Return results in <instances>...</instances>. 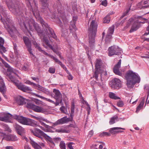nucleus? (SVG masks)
<instances>
[{
	"label": "nucleus",
	"instance_id": "nucleus-1",
	"mask_svg": "<svg viewBox=\"0 0 149 149\" xmlns=\"http://www.w3.org/2000/svg\"><path fill=\"white\" fill-rule=\"evenodd\" d=\"M7 6L10 11L16 15L19 16V24L22 27H24L25 29L31 34L29 30L33 31L34 28L37 31L38 35L42 38L44 36L46 37L43 32L42 31L39 27L37 25L34 23V21L32 19L29 17H22V9L19 8L18 6L16 4L15 5L12 2H10L7 3Z\"/></svg>",
	"mask_w": 149,
	"mask_h": 149
},
{
	"label": "nucleus",
	"instance_id": "nucleus-2",
	"mask_svg": "<svg viewBox=\"0 0 149 149\" xmlns=\"http://www.w3.org/2000/svg\"><path fill=\"white\" fill-rule=\"evenodd\" d=\"M26 1L28 6L31 7L30 10H32L33 15L36 19H40V22L43 27L45 28L46 29H52L49 27L47 23L40 18L39 12L37 9V6L34 0H26Z\"/></svg>",
	"mask_w": 149,
	"mask_h": 149
},
{
	"label": "nucleus",
	"instance_id": "nucleus-3",
	"mask_svg": "<svg viewBox=\"0 0 149 149\" xmlns=\"http://www.w3.org/2000/svg\"><path fill=\"white\" fill-rule=\"evenodd\" d=\"M125 77L126 81V85L129 88H133L136 83L139 82V78L138 74L132 71H128Z\"/></svg>",
	"mask_w": 149,
	"mask_h": 149
},
{
	"label": "nucleus",
	"instance_id": "nucleus-4",
	"mask_svg": "<svg viewBox=\"0 0 149 149\" xmlns=\"http://www.w3.org/2000/svg\"><path fill=\"white\" fill-rule=\"evenodd\" d=\"M97 26V24L95 21L92 20L88 29L89 42L90 44H92L94 42L95 37L96 34Z\"/></svg>",
	"mask_w": 149,
	"mask_h": 149
},
{
	"label": "nucleus",
	"instance_id": "nucleus-5",
	"mask_svg": "<svg viewBox=\"0 0 149 149\" xmlns=\"http://www.w3.org/2000/svg\"><path fill=\"white\" fill-rule=\"evenodd\" d=\"M31 133L34 135L40 138L42 140L43 139V137L45 138L50 142L53 146H55L54 143L52 140V139L40 129L35 128L33 130H31Z\"/></svg>",
	"mask_w": 149,
	"mask_h": 149
},
{
	"label": "nucleus",
	"instance_id": "nucleus-6",
	"mask_svg": "<svg viewBox=\"0 0 149 149\" xmlns=\"http://www.w3.org/2000/svg\"><path fill=\"white\" fill-rule=\"evenodd\" d=\"M13 118L17 119L20 123L26 125H30L32 126H36L37 125L36 122L34 120L22 116L14 115Z\"/></svg>",
	"mask_w": 149,
	"mask_h": 149
},
{
	"label": "nucleus",
	"instance_id": "nucleus-7",
	"mask_svg": "<svg viewBox=\"0 0 149 149\" xmlns=\"http://www.w3.org/2000/svg\"><path fill=\"white\" fill-rule=\"evenodd\" d=\"M140 18L138 17L137 18H131L129 19V22L127 26L124 27L125 29H126L129 27L130 25V23L134 20V23L132 25L131 29L130 31V33L136 30L139 27L140 23L139 21Z\"/></svg>",
	"mask_w": 149,
	"mask_h": 149
},
{
	"label": "nucleus",
	"instance_id": "nucleus-8",
	"mask_svg": "<svg viewBox=\"0 0 149 149\" xmlns=\"http://www.w3.org/2000/svg\"><path fill=\"white\" fill-rule=\"evenodd\" d=\"M56 8L58 12V15L61 18L64 24H65L68 22V21L65 16L64 6H62L61 3L58 2L57 4Z\"/></svg>",
	"mask_w": 149,
	"mask_h": 149
},
{
	"label": "nucleus",
	"instance_id": "nucleus-9",
	"mask_svg": "<svg viewBox=\"0 0 149 149\" xmlns=\"http://www.w3.org/2000/svg\"><path fill=\"white\" fill-rule=\"evenodd\" d=\"M5 65L6 67L8 68V72H10L8 74V77L11 81L15 82L16 80V78L15 76V75H16L15 70L7 63H6Z\"/></svg>",
	"mask_w": 149,
	"mask_h": 149
},
{
	"label": "nucleus",
	"instance_id": "nucleus-10",
	"mask_svg": "<svg viewBox=\"0 0 149 149\" xmlns=\"http://www.w3.org/2000/svg\"><path fill=\"white\" fill-rule=\"evenodd\" d=\"M109 55L111 56L114 55H118L121 53V49L118 46H113L109 47Z\"/></svg>",
	"mask_w": 149,
	"mask_h": 149
},
{
	"label": "nucleus",
	"instance_id": "nucleus-11",
	"mask_svg": "<svg viewBox=\"0 0 149 149\" xmlns=\"http://www.w3.org/2000/svg\"><path fill=\"white\" fill-rule=\"evenodd\" d=\"M101 64V60L97 59L96 60V62L95 64V71L94 73L93 77H95L96 80H97L98 75L101 73L100 75L101 76L102 74V72H100V66Z\"/></svg>",
	"mask_w": 149,
	"mask_h": 149
},
{
	"label": "nucleus",
	"instance_id": "nucleus-12",
	"mask_svg": "<svg viewBox=\"0 0 149 149\" xmlns=\"http://www.w3.org/2000/svg\"><path fill=\"white\" fill-rule=\"evenodd\" d=\"M111 86L112 89H119L121 86V81L118 79L115 78L112 80Z\"/></svg>",
	"mask_w": 149,
	"mask_h": 149
},
{
	"label": "nucleus",
	"instance_id": "nucleus-13",
	"mask_svg": "<svg viewBox=\"0 0 149 149\" xmlns=\"http://www.w3.org/2000/svg\"><path fill=\"white\" fill-rule=\"evenodd\" d=\"M54 94V98L56 100V105H58L62 101V97L61 94L59 91L57 90L54 89L53 91Z\"/></svg>",
	"mask_w": 149,
	"mask_h": 149
},
{
	"label": "nucleus",
	"instance_id": "nucleus-14",
	"mask_svg": "<svg viewBox=\"0 0 149 149\" xmlns=\"http://www.w3.org/2000/svg\"><path fill=\"white\" fill-rule=\"evenodd\" d=\"M13 118V116L10 114H3L0 116V120L6 122H10V120Z\"/></svg>",
	"mask_w": 149,
	"mask_h": 149
},
{
	"label": "nucleus",
	"instance_id": "nucleus-15",
	"mask_svg": "<svg viewBox=\"0 0 149 149\" xmlns=\"http://www.w3.org/2000/svg\"><path fill=\"white\" fill-rule=\"evenodd\" d=\"M69 122V119H68L67 117L65 116L58 119L56 122L53 123V125L55 126L67 123Z\"/></svg>",
	"mask_w": 149,
	"mask_h": 149
},
{
	"label": "nucleus",
	"instance_id": "nucleus-16",
	"mask_svg": "<svg viewBox=\"0 0 149 149\" xmlns=\"http://www.w3.org/2000/svg\"><path fill=\"white\" fill-rule=\"evenodd\" d=\"M23 40L25 44L26 45L28 50L30 54L32 55H33L32 53L31 49V43L28 38L27 37H24L23 38Z\"/></svg>",
	"mask_w": 149,
	"mask_h": 149
},
{
	"label": "nucleus",
	"instance_id": "nucleus-17",
	"mask_svg": "<svg viewBox=\"0 0 149 149\" xmlns=\"http://www.w3.org/2000/svg\"><path fill=\"white\" fill-rule=\"evenodd\" d=\"M0 82L1 83V85H0V92L3 94L4 97L7 98V97L5 95L6 91V87L2 81V79L1 80H0Z\"/></svg>",
	"mask_w": 149,
	"mask_h": 149
},
{
	"label": "nucleus",
	"instance_id": "nucleus-18",
	"mask_svg": "<svg viewBox=\"0 0 149 149\" xmlns=\"http://www.w3.org/2000/svg\"><path fill=\"white\" fill-rule=\"evenodd\" d=\"M16 101L17 104L19 105H23L26 103L28 100L21 96L17 97L16 98Z\"/></svg>",
	"mask_w": 149,
	"mask_h": 149
},
{
	"label": "nucleus",
	"instance_id": "nucleus-19",
	"mask_svg": "<svg viewBox=\"0 0 149 149\" xmlns=\"http://www.w3.org/2000/svg\"><path fill=\"white\" fill-rule=\"evenodd\" d=\"M77 19V16H74L72 20L70 22L69 28L70 30H73V31H75L76 30V26L75 25Z\"/></svg>",
	"mask_w": 149,
	"mask_h": 149
},
{
	"label": "nucleus",
	"instance_id": "nucleus-20",
	"mask_svg": "<svg viewBox=\"0 0 149 149\" xmlns=\"http://www.w3.org/2000/svg\"><path fill=\"white\" fill-rule=\"evenodd\" d=\"M4 42L3 39L0 37V54L2 56L3 55V52L5 53L6 51V48L3 46Z\"/></svg>",
	"mask_w": 149,
	"mask_h": 149
},
{
	"label": "nucleus",
	"instance_id": "nucleus-21",
	"mask_svg": "<svg viewBox=\"0 0 149 149\" xmlns=\"http://www.w3.org/2000/svg\"><path fill=\"white\" fill-rule=\"evenodd\" d=\"M114 29V26L113 25H112L109 28L106 36V40H108L111 38V35L113 32Z\"/></svg>",
	"mask_w": 149,
	"mask_h": 149
},
{
	"label": "nucleus",
	"instance_id": "nucleus-22",
	"mask_svg": "<svg viewBox=\"0 0 149 149\" xmlns=\"http://www.w3.org/2000/svg\"><path fill=\"white\" fill-rule=\"evenodd\" d=\"M16 85L19 89L24 92H26L27 91H31V90L29 87L22 84H16Z\"/></svg>",
	"mask_w": 149,
	"mask_h": 149
},
{
	"label": "nucleus",
	"instance_id": "nucleus-23",
	"mask_svg": "<svg viewBox=\"0 0 149 149\" xmlns=\"http://www.w3.org/2000/svg\"><path fill=\"white\" fill-rule=\"evenodd\" d=\"M71 125H70L67 127L58 129L56 131L58 133H69L70 131L69 127Z\"/></svg>",
	"mask_w": 149,
	"mask_h": 149
},
{
	"label": "nucleus",
	"instance_id": "nucleus-24",
	"mask_svg": "<svg viewBox=\"0 0 149 149\" xmlns=\"http://www.w3.org/2000/svg\"><path fill=\"white\" fill-rule=\"evenodd\" d=\"M33 110L37 112L44 113L46 111V110L42 107L35 105Z\"/></svg>",
	"mask_w": 149,
	"mask_h": 149
},
{
	"label": "nucleus",
	"instance_id": "nucleus-25",
	"mask_svg": "<svg viewBox=\"0 0 149 149\" xmlns=\"http://www.w3.org/2000/svg\"><path fill=\"white\" fill-rule=\"evenodd\" d=\"M14 127L18 134L20 135H21L22 133L24 132V128L17 124H15V125Z\"/></svg>",
	"mask_w": 149,
	"mask_h": 149
},
{
	"label": "nucleus",
	"instance_id": "nucleus-26",
	"mask_svg": "<svg viewBox=\"0 0 149 149\" xmlns=\"http://www.w3.org/2000/svg\"><path fill=\"white\" fill-rule=\"evenodd\" d=\"M33 44L35 46V47L39 51L42 52L43 54L46 55H49V54L47 53L42 49L39 46V45L36 42V41H33Z\"/></svg>",
	"mask_w": 149,
	"mask_h": 149
},
{
	"label": "nucleus",
	"instance_id": "nucleus-27",
	"mask_svg": "<svg viewBox=\"0 0 149 149\" xmlns=\"http://www.w3.org/2000/svg\"><path fill=\"white\" fill-rule=\"evenodd\" d=\"M42 40L47 46H49L50 48L52 49L54 52H55V49H53V47L49 43V41L47 37L44 36L43 38H42Z\"/></svg>",
	"mask_w": 149,
	"mask_h": 149
},
{
	"label": "nucleus",
	"instance_id": "nucleus-28",
	"mask_svg": "<svg viewBox=\"0 0 149 149\" xmlns=\"http://www.w3.org/2000/svg\"><path fill=\"white\" fill-rule=\"evenodd\" d=\"M125 130V129L124 128H121L120 127H115L111 128L109 130V132L112 134H114L117 133V130Z\"/></svg>",
	"mask_w": 149,
	"mask_h": 149
},
{
	"label": "nucleus",
	"instance_id": "nucleus-29",
	"mask_svg": "<svg viewBox=\"0 0 149 149\" xmlns=\"http://www.w3.org/2000/svg\"><path fill=\"white\" fill-rule=\"evenodd\" d=\"M120 66H118L117 65H116L113 68V71L117 75L121 76L122 75V73L120 72L119 71V68Z\"/></svg>",
	"mask_w": 149,
	"mask_h": 149
},
{
	"label": "nucleus",
	"instance_id": "nucleus-30",
	"mask_svg": "<svg viewBox=\"0 0 149 149\" xmlns=\"http://www.w3.org/2000/svg\"><path fill=\"white\" fill-rule=\"evenodd\" d=\"M30 143L32 147L35 149H42L40 146L35 141L31 140L30 141Z\"/></svg>",
	"mask_w": 149,
	"mask_h": 149
},
{
	"label": "nucleus",
	"instance_id": "nucleus-31",
	"mask_svg": "<svg viewBox=\"0 0 149 149\" xmlns=\"http://www.w3.org/2000/svg\"><path fill=\"white\" fill-rule=\"evenodd\" d=\"M118 120V116L116 115H115L111 118L109 121V123L110 125H112L116 121Z\"/></svg>",
	"mask_w": 149,
	"mask_h": 149
},
{
	"label": "nucleus",
	"instance_id": "nucleus-32",
	"mask_svg": "<svg viewBox=\"0 0 149 149\" xmlns=\"http://www.w3.org/2000/svg\"><path fill=\"white\" fill-rule=\"evenodd\" d=\"M34 95L36 96V97H40V98L43 99H44V100H46L47 101H48L49 102H50L52 103H54V102L53 101L51 100L50 99H48V98H45L43 96H41L39 95H38L37 94H36V93H34Z\"/></svg>",
	"mask_w": 149,
	"mask_h": 149
},
{
	"label": "nucleus",
	"instance_id": "nucleus-33",
	"mask_svg": "<svg viewBox=\"0 0 149 149\" xmlns=\"http://www.w3.org/2000/svg\"><path fill=\"white\" fill-rule=\"evenodd\" d=\"M109 96L110 98L114 100L120 99L119 97L117 96L114 93L112 92H109Z\"/></svg>",
	"mask_w": 149,
	"mask_h": 149
},
{
	"label": "nucleus",
	"instance_id": "nucleus-34",
	"mask_svg": "<svg viewBox=\"0 0 149 149\" xmlns=\"http://www.w3.org/2000/svg\"><path fill=\"white\" fill-rule=\"evenodd\" d=\"M34 86L38 87V90L41 91L44 93H47L48 92L47 90L45 89L39 84H36V85H35Z\"/></svg>",
	"mask_w": 149,
	"mask_h": 149
},
{
	"label": "nucleus",
	"instance_id": "nucleus-35",
	"mask_svg": "<svg viewBox=\"0 0 149 149\" xmlns=\"http://www.w3.org/2000/svg\"><path fill=\"white\" fill-rule=\"evenodd\" d=\"M42 3V8L43 9H47L48 8V5L47 3V0H41Z\"/></svg>",
	"mask_w": 149,
	"mask_h": 149
},
{
	"label": "nucleus",
	"instance_id": "nucleus-36",
	"mask_svg": "<svg viewBox=\"0 0 149 149\" xmlns=\"http://www.w3.org/2000/svg\"><path fill=\"white\" fill-rule=\"evenodd\" d=\"M1 136H3V139H4L7 141H11V134L7 135L5 133H2Z\"/></svg>",
	"mask_w": 149,
	"mask_h": 149
},
{
	"label": "nucleus",
	"instance_id": "nucleus-37",
	"mask_svg": "<svg viewBox=\"0 0 149 149\" xmlns=\"http://www.w3.org/2000/svg\"><path fill=\"white\" fill-rule=\"evenodd\" d=\"M35 105L31 103V102H28L27 103V104L26 105V107L27 108L31 109L33 110Z\"/></svg>",
	"mask_w": 149,
	"mask_h": 149
},
{
	"label": "nucleus",
	"instance_id": "nucleus-38",
	"mask_svg": "<svg viewBox=\"0 0 149 149\" xmlns=\"http://www.w3.org/2000/svg\"><path fill=\"white\" fill-rule=\"evenodd\" d=\"M110 21V17L109 16L107 15L104 17L103 19V23H108Z\"/></svg>",
	"mask_w": 149,
	"mask_h": 149
},
{
	"label": "nucleus",
	"instance_id": "nucleus-39",
	"mask_svg": "<svg viewBox=\"0 0 149 149\" xmlns=\"http://www.w3.org/2000/svg\"><path fill=\"white\" fill-rule=\"evenodd\" d=\"M21 69L22 70H23L24 71H26V70H27L28 69L29 66L26 64H24V65H22L21 66Z\"/></svg>",
	"mask_w": 149,
	"mask_h": 149
},
{
	"label": "nucleus",
	"instance_id": "nucleus-40",
	"mask_svg": "<svg viewBox=\"0 0 149 149\" xmlns=\"http://www.w3.org/2000/svg\"><path fill=\"white\" fill-rule=\"evenodd\" d=\"M48 56H49L51 57V58H53L55 61L56 62L58 63L59 64L60 63H61V62L57 58H56L54 57L53 56L51 55H50L49 54L48 55H47Z\"/></svg>",
	"mask_w": 149,
	"mask_h": 149
},
{
	"label": "nucleus",
	"instance_id": "nucleus-41",
	"mask_svg": "<svg viewBox=\"0 0 149 149\" xmlns=\"http://www.w3.org/2000/svg\"><path fill=\"white\" fill-rule=\"evenodd\" d=\"M61 149H66L65 143L63 141H61L59 145Z\"/></svg>",
	"mask_w": 149,
	"mask_h": 149
},
{
	"label": "nucleus",
	"instance_id": "nucleus-42",
	"mask_svg": "<svg viewBox=\"0 0 149 149\" xmlns=\"http://www.w3.org/2000/svg\"><path fill=\"white\" fill-rule=\"evenodd\" d=\"M111 135L110 134L106 132H103L100 134V136H110Z\"/></svg>",
	"mask_w": 149,
	"mask_h": 149
},
{
	"label": "nucleus",
	"instance_id": "nucleus-43",
	"mask_svg": "<svg viewBox=\"0 0 149 149\" xmlns=\"http://www.w3.org/2000/svg\"><path fill=\"white\" fill-rule=\"evenodd\" d=\"M144 90L147 92L148 95H149V84H146L144 86Z\"/></svg>",
	"mask_w": 149,
	"mask_h": 149
},
{
	"label": "nucleus",
	"instance_id": "nucleus-44",
	"mask_svg": "<svg viewBox=\"0 0 149 149\" xmlns=\"http://www.w3.org/2000/svg\"><path fill=\"white\" fill-rule=\"evenodd\" d=\"M3 127L5 131H8L10 132H11V130L7 125L6 124L4 125H3Z\"/></svg>",
	"mask_w": 149,
	"mask_h": 149
},
{
	"label": "nucleus",
	"instance_id": "nucleus-45",
	"mask_svg": "<svg viewBox=\"0 0 149 149\" xmlns=\"http://www.w3.org/2000/svg\"><path fill=\"white\" fill-rule=\"evenodd\" d=\"M145 100V97H143L142 98V101L140 102V109H142Z\"/></svg>",
	"mask_w": 149,
	"mask_h": 149
},
{
	"label": "nucleus",
	"instance_id": "nucleus-46",
	"mask_svg": "<svg viewBox=\"0 0 149 149\" xmlns=\"http://www.w3.org/2000/svg\"><path fill=\"white\" fill-rule=\"evenodd\" d=\"M60 109L64 113H66L67 111L66 108L64 106H62V107L60 108Z\"/></svg>",
	"mask_w": 149,
	"mask_h": 149
},
{
	"label": "nucleus",
	"instance_id": "nucleus-47",
	"mask_svg": "<svg viewBox=\"0 0 149 149\" xmlns=\"http://www.w3.org/2000/svg\"><path fill=\"white\" fill-rule=\"evenodd\" d=\"M55 68L53 67H50L49 68L48 71L51 73L53 74L55 72Z\"/></svg>",
	"mask_w": 149,
	"mask_h": 149
},
{
	"label": "nucleus",
	"instance_id": "nucleus-48",
	"mask_svg": "<svg viewBox=\"0 0 149 149\" xmlns=\"http://www.w3.org/2000/svg\"><path fill=\"white\" fill-rule=\"evenodd\" d=\"M18 139L17 137L14 135L11 134V141H15L17 140Z\"/></svg>",
	"mask_w": 149,
	"mask_h": 149
},
{
	"label": "nucleus",
	"instance_id": "nucleus-49",
	"mask_svg": "<svg viewBox=\"0 0 149 149\" xmlns=\"http://www.w3.org/2000/svg\"><path fill=\"white\" fill-rule=\"evenodd\" d=\"M43 121H41V122H40V123H41V124L43 126H44V127L47 128V129H49L50 128H52V127L49 126V125H48L46 124L45 123H44L43 122Z\"/></svg>",
	"mask_w": 149,
	"mask_h": 149
},
{
	"label": "nucleus",
	"instance_id": "nucleus-50",
	"mask_svg": "<svg viewBox=\"0 0 149 149\" xmlns=\"http://www.w3.org/2000/svg\"><path fill=\"white\" fill-rule=\"evenodd\" d=\"M147 19L145 18H144L140 16V23H144L146 22H147Z\"/></svg>",
	"mask_w": 149,
	"mask_h": 149
},
{
	"label": "nucleus",
	"instance_id": "nucleus-51",
	"mask_svg": "<svg viewBox=\"0 0 149 149\" xmlns=\"http://www.w3.org/2000/svg\"><path fill=\"white\" fill-rule=\"evenodd\" d=\"M100 5H103L105 7L107 6V0L103 1L100 4Z\"/></svg>",
	"mask_w": 149,
	"mask_h": 149
},
{
	"label": "nucleus",
	"instance_id": "nucleus-52",
	"mask_svg": "<svg viewBox=\"0 0 149 149\" xmlns=\"http://www.w3.org/2000/svg\"><path fill=\"white\" fill-rule=\"evenodd\" d=\"M27 84H29L31 85H33V86H34L35 85H36V84L33 83L32 82H31L29 80H28L26 81L25 82Z\"/></svg>",
	"mask_w": 149,
	"mask_h": 149
},
{
	"label": "nucleus",
	"instance_id": "nucleus-53",
	"mask_svg": "<svg viewBox=\"0 0 149 149\" xmlns=\"http://www.w3.org/2000/svg\"><path fill=\"white\" fill-rule=\"evenodd\" d=\"M117 104L118 106L121 107L123 106L124 103L123 101H120L118 102Z\"/></svg>",
	"mask_w": 149,
	"mask_h": 149
},
{
	"label": "nucleus",
	"instance_id": "nucleus-54",
	"mask_svg": "<svg viewBox=\"0 0 149 149\" xmlns=\"http://www.w3.org/2000/svg\"><path fill=\"white\" fill-rule=\"evenodd\" d=\"M74 102L72 103V105L71 109V112L72 113L74 112Z\"/></svg>",
	"mask_w": 149,
	"mask_h": 149
},
{
	"label": "nucleus",
	"instance_id": "nucleus-55",
	"mask_svg": "<svg viewBox=\"0 0 149 149\" xmlns=\"http://www.w3.org/2000/svg\"><path fill=\"white\" fill-rule=\"evenodd\" d=\"M53 140L55 142L58 143L61 141V138L59 137L54 138H53Z\"/></svg>",
	"mask_w": 149,
	"mask_h": 149
},
{
	"label": "nucleus",
	"instance_id": "nucleus-56",
	"mask_svg": "<svg viewBox=\"0 0 149 149\" xmlns=\"http://www.w3.org/2000/svg\"><path fill=\"white\" fill-rule=\"evenodd\" d=\"M74 113H72L71 112L70 114V118H67L68 119H69V122L72 121V120L74 116Z\"/></svg>",
	"mask_w": 149,
	"mask_h": 149
},
{
	"label": "nucleus",
	"instance_id": "nucleus-57",
	"mask_svg": "<svg viewBox=\"0 0 149 149\" xmlns=\"http://www.w3.org/2000/svg\"><path fill=\"white\" fill-rule=\"evenodd\" d=\"M130 10V8H129L128 9H127L125 12L124 13L122 16V17L123 18L125 16L128 15V14L129 12V10Z\"/></svg>",
	"mask_w": 149,
	"mask_h": 149
},
{
	"label": "nucleus",
	"instance_id": "nucleus-58",
	"mask_svg": "<svg viewBox=\"0 0 149 149\" xmlns=\"http://www.w3.org/2000/svg\"><path fill=\"white\" fill-rule=\"evenodd\" d=\"M35 118L36 119L39 120L40 122H41V121H43V119L44 118L40 116H39L38 117H35Z\"/></svg>",
	"mask_w": 149,
	"mask_h": 149
},
{
	"label": "nucleus",
	"instance_id": "nucleus-59",
	"mask_svg": "<svg viewBox=\"0 0 149 149\" xmlns=\"http://www.w3.org/2000/svg\"><path fill=\"white\" fill-rule=\"evenodd\" d=\"M31 79L34 80L36 81V82L37 83H38L39 82V80L38 78L37 77H31Z\"/></svg>",
	"mask_w": 149,
	"mask_h": 149
},
{
	"label": "nucleus",
	"instance_id": "nucleus-60",
	"mask_svg": "<svg viewBox=\"0 0 149 149\" xmlns=\"http://www.w3.org/2000/svg\"><path fill=\"white\" fill-rule=\"evenodd\" d=\"M14 49L15 50V54L17 56V57H18V56H19V54L17 52V50H16V47H14Z\"/></svg>",
	"mask_w": 149,
	"mask_h": 149
},
{
	"label": "nucleus",
	"instance_id": "nucleus-61",
	"mask_svg": "<svg viewBox=\"0 0 149 149\" xmlns=\"http://www.w3.org/2000/svg\"><path fill=\"white\" fill-rule=\"evenodd\" d=\"M81 101L82 103H83V104H86L87 106H88V103L84 100V99L83 98V97L82 98Z\"/></svg>",
	"mask_w": 149,
	"mask_h": 149
},
{
	"label": "nucleus",
	"instance_id": "nucleus-62",
	"mask_svg": "<svg viewBox=\"0 0 149 149\" xmlns=\"http://www.w3.org/2000/svg\"><path fill=\"white\" fill-rule=\"evenodd\" d=\"M51 17L52 18H58L57 16L56 15V13H52V16H51Z\"/></svg>",
	"mask_w": 149,
	"mask_h": 149
},
{
	"label": "nucleus",
	"instance_id": "nucleus-63",
	"mask_svg": "<svg viewBox=\"0 0 149 149\" xmlns=\"http://www.w3.org/2000/svg\"><path fill=\"white\" fill-rule=\"evenodd\" d=\"M57 23L60 24V26L62 27L63 25H62V22L60 19L58 18V21Z\"/></svg>",
	"mask_w": 149,
	"mask_h": 149
},
{
	"label": "nucleus",
	"instance_id": "nucleus-64",
	"mask_svg": "<svg viewBox=\"0 0 149 149\" xmlns=\"http://www.w3.org/2000/svg\"><path fill=\"white\" fill-rule=\"evenodd\" d=\"M69 75L68 77V79L69 80H71L73 79V77L69 73V74H68Z\"/></svg>",
	"mask_w": 149,
	"mask_h": 149
}]
</instances>
